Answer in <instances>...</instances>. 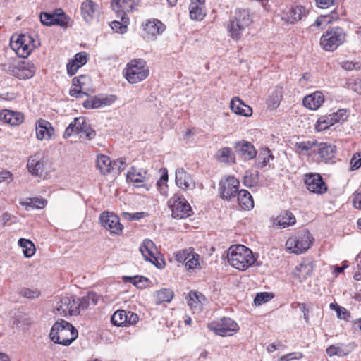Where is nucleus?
Returning <instances> with one entry per match:
<instances>
[{"mask_svg":"<svg viewBox=\"0 0 361 361\" xmlns=\"http://www.w3.org/2000/svg\"><path fill=\"white\" fill-rule=\"evenodd\" d=\"M208 327L216 335L221 336H233L239 329L238 324L231 318H223L220 321L213 322L208 325Z\"/></svg>","mask_w":361,"mask_h":361,"instance_id":"10","label":"nucleus"},{"mask_svg":"<svg viewBox=\"0 0 361 361\" xmlns=\"http://www.w3.org/2000/svg\"><path fill=\"white\" fill-rule=\"evenodd\" d=\"M332 21H331V18H330V15H324V16H320L319 17H318L315 22H314V25L317 27H319V26H322V25H326L327 24H329L331 23Z\"/></svg>","mask_w":361,"mask_h":361,"instance_id":"61","label":"nucleus"},{"mask_svg":"<svg viewBox=\"0 0 361 361\" xmlns=\"http://www.w3.org/2000/svg\"><path fill=\"white\" fill-rule=\"evenodd\" d=\"M324 101L323 94L319 91H316L314 93L304 97L302 100L303 105L310 109H318Z\"/></svg>","mask_w":361,"mask_h":361,"instance_id":"27","label":"nucleus"},{"mask_svg":"<svg viewBox=\"0 0 361 361\" xmlns=\"http://www.w3.org/2000/svg\"><path fill=\"white\" fill-rule=\"evenodd\" d=\"M99 223L112 234L120 235L122 233L123 226L118 216L112 212H103L99 216Z\"/></svg>","mask_w":361,"mask_h":361,"instance_id":"13","label":"nucleus"},{"mask_svg":"<svg viewBox=\"0 0 361 361\" xmlns=\"http://www.w3.org/2000/svg\"><path fill=\"white\" fill-rule=\"evenodd\" d=\"M87 308L86 299L74 295L61 298L56 306V311L61 316L79 315L82 310Z\"/></svg>","mask_w":361,"mask_h":361,"instance_id":"3","label":"nucleus"},{"mask_svg":"<svg viewBox=\"0 0 361 361\" xmlns=\"http://www.w3.org/2000/svg\"><path fill=\"white\" fill-rule=\"evenodd\" d=\"M312 240L313 238L310 232L303 230L290 237L286 243V247L290 252L298 255L307 251L310 247Z\"/></svg>","mask_w":361,"mask_h":361,"instance_id":"6","label":"nucleus"},{"mask_svg":"<svg viewBox=\"0 0 361 361\" xmlns=\"http://www.w3.org/2000/svg\"><path fill=\"white\" fill-rule=\"evenodd\" d=\"M341 66L346 71L360 70L361 68V65L359 63H353L350 61H343Z\"/></svg>","mask_w":361,"mask_h":361,"instance_id":"60","label":"nucleus"},{"mask_svg":"<svg viewBox=\"0 0 361 361\" xmlns=\"http://www.w3.org/2000/svg\"><path fill=\"white\" fill-rule=\"evenodd\" d=\"M235 19L245 28H247L252 22V15L249 10H238L235 13Z\"/></svg>","mask_w":361,"mask_h":361,"instance_id":"40","label":"nucleus"},{"mask_svg":"<svg viewBox=\"0 0 361 361\" xmlns=\"http://www.w3.org/2000/svg\"><path fill=\"white\" fill-rule=\"evenodd\" d=\"M282 92L281 89H276L274 90L269 95L268 100V106L271 109H276L282 99Z\"/></svg>","mask_w":361,"mask_h":361,"instance_id":"45","label":"nucleus"},{"mask_svg":"<svg viewBox=\"0 0 361 361\" xmlns=\"http://www.w3.org/2000/svg\"><path fill=\"white\" fill-rule=\"evenodd\" d=\"M83 106L86 109H98L103 106L100 98L97 97L85 101Z\"/></svg>","mask_w":361,"mask_h":361,"instance_id":"53","label":"nucleus"},{"mask_svg":"<svg viewBox=\"0 0 361 361\" xmlns=\"http://www.w3.org/2000/svg\"><path fill=\"white\" fill-rule=\"evenodd\" d=\"M200 255L194 252V250L192 248L190 250V254L188 256V258L185 262V267L188 269H193L200 266L199 262Z\"/></svg>","mask_w":361,"mask_h":361,"instance_id":"47","label":"nucleus"},{"mask_svg":"<svg viewBox=\"0 0 361 361\" xmlns=\"http://www.w3.org/2000/svg\"><path fill=\"white\" fill-rule=\"evenodd\" d=\"M97 167L104 175L114 171V166H112V161L108 156L104 154L97 157Z\"/></svg>","mask_w":361,"mask_h":361,"instance_id":"35","label":"nucleus"},{"mask_svg":"<svg viewBox=\"0 0 361 361\" xmlns=\"http://www.w3.org/2000/svg\"><path fill=\"white\" fill-rule=\"evenodd\" d=\"M128 23V21L123 22L121 20V21L114 20L111 22L110 25L112 30H114L116 32L124 33L127 30Z\"/></svg>","mask_w":361,"mask_h":361,"instance_id":"51","label":"nucleus"},{"mask_svg":"<svg viewBox=\"0 0 361 361\" xmlns=\"http://www.w3.org/2000/svg\"><path fill=\"white\" fill-rule=\"evenodd\" d=\"M140 0H112L111 6L118 18L123 22L129 20L127 13L136 8Z\"/></svg>","mask_w":361,"mask_h":361,"instance_id":"12","label":"nucleus"},{"mask_svg":"<svg viewBox=\"0 0 361 361\" xmlns=\"http://www.w3.org/2000/svg\"><path fill=\"white\" fill-rule=\"evenodd\" d=\"M307 189L313 193L322 195L327 190V186L319 173H310L305 175Z\"/></svg>","mask_w":361,"mask_h":361,"instance_id":"17","label":"nucleus"},{"mask_svg":"<svg viewBox=\"0 0 361 361\" xmlns=\"http://www.w3.org/2000/svg\"><path fill=\"white\" fill-rule=\"evenodd\" d=\"M77 329L68 322L61 319L52 326L49 337L56 343L69 345L78 337Z\"/></svg>","mask_w":361,"mask_h":361,"instance_id":"2","label":"nucleus"},{"mask_svg":"<svg viewBox=\"0 0 361 361\" xmlns=\"http://www.w3.org/2000/svg\"><path fill=\"white\" fill-rule=\"evenodd\" d=\"M87 61V54L86 52L77 53L73 59L69 61L66 65L67 73L70 76L75 75L78 70L83 66Z\"/></svg>","mask_w":361,"mask_h":361,"instance_id":"22","label":"nucleus"},{"mask_svg":"<svg viewBox=\"0 0 361 361\" xmlns=\"http://www.w3.org/2000/svg\"><path fill=\"white\" fill-rule=\"evenodd\" d=\"M36 137L38 140L50 139L54 133L51 124L44 119H39L35 126Z\"/></svg>","mask_w":361,"mask_h":361,"instance_id":"23","label":"nucleus"},{"mask_svg":"<svg viewBox=\"0 0 361 361\" xmlns=\"http://www.w3.org/2000/svg\"><path fill=\"white\" fill-rule=\"evenodd\" d=\"M147 171L143 169H136L132 167L127 173V180L133 183H141L147 177Z\"/></svg>","mask_w":361,"mask_h":361,"instance_id":"39","label":"nucleus"},{"mask_svg":"<svg viewBox=\"0 0 361 361\" xmlns=\"http://www.w3.org/2000/svg\"><path fill=\"white\" fill-rule=\"evenodd\" d=\"M353 203L355 209H361V191H356L353 194Z\"/></svg>","mask_w":361,"mask_h":361,"instance_id":"64","label":"nucleus"},{"mask_svg":"<svg viewBox=\"0 0 361 361\" xmlns=\"http://www.w3.org/2000/svg\"><path fill=\"white\" fill-rule=\"evenodd\" d=\"M39 45V42L36 43L31 36L27 35H13L10 41L11 48L22 58H27Z\"/></svg>","mask_w":361,"mask_h":361,"instance_id":"5","label":"nucleus"},{"mask_svg":"<svg viewBox=\"0 0 361 361\" xmlns=\"http://www.w3.org/2000/svg\"><path fill=\"white\" fill-rule=\"evenodd\" d=\"M84 133L85 139L91 140L96 135V132L87 123L84 117L75 118L74 120L68 126L63 133V138L66 139L73 134Z\"/></svg>","mask_w":361,"mask_h":361,"instance_id":"7","label":"nucleus"},{"mask_svg":"<svg viewBox=\"0 0 361 361\" xmlns=\"http://www.w3.org/2000/svg\"><path fill=\"white\" fill-rule=\"evenodd\" d=\"M139 250L143 258L146 261L151 262L159 269L164 267L165 264L164 261L157 256L159 253L157 247L152 240L149 239L144 240L140 245Z\"/></svg>","mask_w":361,"mask_h":361,"instance_id":"9","label":"nucleus"},{"mask_svg":"<svg viewBox=\"0 0 361 361\" xmlns=\"http://www.w3.org/2000/svg\"><path fill=\"white\" fill-rule=\"evenodd\" d=\"M326 354L330 356H343L345 355V353H344L343 350L341 348L338 346L336 345H331L326 350Z\"/></svg>","mask_w":361,"mask_h":361,"instance_id":"57","label":"nucleus"},{"mask_svg":"<svg viewBox=\"0 0 361 361\" xmlns=\"http://www.w3.org/2000/svg\"><path fill=\"white\" fill-rule=\"evenodd\" d=\"M296 219L293 214L289 211H284L274 219V224L280 228H285L294 225Z\"/></svg>","mask_w":361,"mask_h":361,"instance_id":"31","label":"nucleus"},{"mask_svg":"<svg viewBox=\"0 0 361 361\" xmlns=\"http://www.w3.org/2000/svg\"><path fill=\"white\" fill-rule=\"evenodd\" d=\"M35 64L30 61H23L9 67L10 73L20 80L32 78L36 73Z\"/></svg>","mask_w":361,"mask_h":361,"instance_id":"14","label":"nucleus"},{"mask_svg":"<svg viewBox=\"0 0 361 361\" xmlns=\"http://www.w3.org/2000/svg\"><path fill=\"white\" fill-rule=\"evenodd\" d=\"M235 150L244 159L247 160L255 158L257 154L255 147L248 142L243 141L236 143Z\"/></svg>","mask_w":361,"mask_h":361,"instance_id":"30","label":"nucleus"},{"mask_svg":"<svg viewBox=\"0 0 361 361\" xmlns=\"http://www.w3.org/2000/svg\"><path fill=\"white\" fill-rule=\"evenodd\" d=\"M173 292L171 289H161L156 293V303L169 302L173 298Z\"/></svg>","mask_w":361,"mask_h":361,"instance_id":"44","label":"nucleus"},{"mask_svg":"<svg viewBox=\"0 0 361 361\" xmlns=\"http://www.w3.org/2000/svg\"><path fill=\"white\" fill-rule=\"evenodd\" d=\"M80 13L86 23L92 22L99 13V6L92 0H85L80 5Z\"/></svg>","mask_w":361,"mask_h":361,"instance_id":"20","label":"nucleus"},{"mask_svg":"<svg viewBox=\"0 0 361 361\" xmlns=\"http://www.w3.org/2000/svg\"><path fill=\"white\" fill-rule=\"evenodd\" d=\"M22 296L27 298H36L39 297V292L37 290H31L29 288H23L20 291Z\"/></svg>","mask_w":361,"mask_h":361,"instance_id":"59","label":"nucleus"},{"mask_svg":"<svg viewBox=\"0 0 361 361\" xmlns=\"http://www.w3.org/2000/svg\"><path fill=\"white\" fill-rule=\"evenodd\" d=\"M217 157L220 161L225 163H234L235 155L229 147H223L217 152Z\"/></svg>","mask_w":361,"mask_h":361,"instance_id":"42","label":"nucleus"},{"mask_svg":"<svg viewBox=\"0 0 361 361\" xmlns=\"http://www.w3.org/2000/svg\"><path fill=\"white\" fill-rule=\"evenodd\" d=\"M23 115L18 111L4 109L0 112V119L11 126H18L23 121Z\"/></svg>","mask_w":361,"mask_h":361,"instance_id":"28","label":"nucleus"},{"mask_svg":"<svg viewBox=\"0 0 361 361\" xmlns=\"http://www.w3.org/2000/svg\"><path fill=\"white\" fill-rule=\"evenodd\" d=\"M191 249L192 248L190 247L188 249L178 251L174 255L175 259L178 262L185 263L189 255L190 254Z\"/></svg>","mask_w":361,"mask_h":361,"instance_id":"55","label":"nucleus"},{"mask_svg":"<svg viewBox=\"0 0 361 361\" xmlns=\"http://www.w3.org/2000/svg\"><path fill=\"white\" fill-rule=\"evenodd\" d=\"M239 180L234 176L222 178L219 183L221 197L224 200H230L238 192Z\"/></svg>","mask_w":361,"mask_h":361,"instance_id":"16","label":"nucleus"},{"mask_svg":"<svg viewBox=\"0 0 361 361\" xmlns=\"http://www.w3.org/2000/svg\"><path fill=\"white\" fill-rule=\"evenodd\" d=\"M230 106L233 113L240 116H250L252 114V108L238 97L232 99Z\"/></svg>","mask_w":361,"mask_h":361,"instance_id":"33","label":"nucleus"},{"mask_svg":"<svg viewBox=\"0 0 361 361\" xmlns=\"http://www.w3.org/2000/svg\"><path fill=\"white\" fill-rule=\"evenodd\" d=\"M205 297L196 290L190 291L188 295V304L194 313L202 310Z\"/></svg>","mask_w":361,"mask_h":361,"instance_id":"29","label":"nucleus"},{"mask_svg":"<svg viewBox=\"0 0 361 361\" xmlns=\"http://www.w3.org/2000/svg\"><path fill=\"white\" fill-rule=\"evenodd\" d=\"M239 205L244 209H250L254 207V201L250 193L246 190H240L238 192Z\"/></svg>","mask_w":361,"mask_h":361,"instance_id":"36","label":"nucleus"},{"mask_svg":"<svg viewBox=\"0 0 361 361\" xmlns=\"http://www.w3.org/2000/svg\"><path fill=\"white\" fill-rule=\"evenodd\" d=\"M169 207L173 218L184 219L192 214L190 205L185 198L175 196L169 201Z\"/></svg>","mask_w":361,"mask_h":361,"instance_id":"11","label":"nucleus"},{"mask_svg":"<svg viewBox=\"0 0 361 361\" xmlns=\"http://www.w3.org/2000/svg\"><path fill=\"white\" fill-rule=\"evenodd\" d=\"M228 32L232 39L238 40L241 38L243 32L246 29L234 18L228 25Z\"/></svg>","mask_w":361,"mask_h":361,"instance_id":"37","label":"nucleus"},{"mask_svg":"<svg viewBox=\"0 0 361 361\" xmlns=\"http://www.w3.org/2000/svg\"><path fill=\"white\" fill-rule=\"evenodd\" d=\"M330 307L331 309H334L336 310L337 317L339 319L347 320L348 319V317H350L349 312L345 308H344L343 307H341L338 305H334L333 303H331L330 305Z\"/></svg>","mask_w":361,"mask_h":361,"instance_id":"52","label":"nucleus"},{"mask_svg":"<svg viewBox=\"0 0 361 361\" xmlns=\"http://www.w3.org/2000/svg\"><path fill=\"white\" fill-rule=\"evenodd\" d=\"M317 152L320 160L324 162L331 161L336 154V146L326 142L317 143L316 145Z\"/></svg>","mask_w":361,"mask_h":361,"instance_id":"26","label":"nucleus"},{"mask_svg":"<svg viewBox=\"0 0 361 361\" xmlns=\"http://www.w3.org/2000/svg\"><path fill=\"white\" fill-rule=\"evenodd\" d=\"M337 0H314L315 5L321 9H326L334 5Z\"/></svg>","mask_w":361,"mask_h":361,"instance_id":"58","label":"nucleus"},{"mask_svg":"<svg viewBox=\"0 0 361 361\" xmlns=\"http://www.w3.org/2000/svg\"><path fill=\"white\" fill-rule=\"evenodd\" d=\"M317 145V141H302L296 142L295 144V148L297 152L302 153L308 152L309 150L312 149L314 147H316Z\"/></svg>","mask_w":361,"mask_h":361,"instance_id":"46","label":"nucleus"},{"mask_svg":"<svg viewBox=\"0 0 361 361\" xmlns=\"http://www.w3.org/2000/svg\"><path fill=\"white\" fill-rule=\"evenodd\" d=\"M39 18L41 23L47 26L56 25L66 27L69 22V18L61 9H56L54 13H42Z\"/></svg>","mask_w":361,"mask_h":361,"instance_id":"15","label":"nucleus"},{"mask_svg":"<svg viewBox=\"0 0 361 361\" xmlns=\"http://www.w3.org/2000/svg\"><path fill=\"white\" fill-rule=\"evenodd\" d=\"M302 357L301 353H291L281 357L277 361H290L293 360H298Z\"/></svg>","mask_w":361,"mask_h":361,"instance_id":"62","label":"nucleus"},{"mask_svg":"<svg viewBox=\"0 0 361 361\" xmlns=\"http://www.w3.org/2000/svg\"><path fill=\"white\" fill-rule=\"evenodd\" d=\"M345 40V33L339 27L327 30L321 37L320 44L327 51L336 49Z\"/></svg>","mask_w":361,"mask_h":361,"instance_id":"8","label":"nucleus"},{"mask_svg":"<svg viewBox=\"0 0 361 361\" xmlns=\"http://www.w3.org/2000/svg\"><path fill=\"white\" fill-rule=\"evenodd\" d=\"M149 74L147 63L142 59L130 61L124 71V75L128 82L135 84L146 79Z\"/></svg>","mask_w":361,"mask_h":361,"instance_id":"4","label":"nucleus"},{"mask_svg":"<svg viewBox=\"0 0 361 361\" xmlns=\"http://www.w3.org/2000/svg\"><path fill=\"white\" fill-rule=\"evenodd\" d=\"M227 258L229 264L239 271H245L253 266L256 262L252 251L243 245H233L228 251Z\"/></svg>","mask_w":361,"mask_h":361,"instance_id":"1","label":"nucleus"},{"mask_svg":"<svg viewBox=\"0 0 361 361\" xmlns=\"http://www.w3.org/2000/svg\"><path fill=\"white\" fill-rule=\"evenodd\" d=\"M272 298L273 295L271 293L267 292L259 293L254 299V304L257 306L261 305L269 301Z\"/></svg>","mask_w":361,"mask_h":361,"instance_id":"50","label":"nucleus"},{"mask_svg":"<svg viewBox=\"0 0 361 361\" xmlns=\"http://www.w3.org/2000/svg\"><path fill=\"white\" fill-rule=\"evenodd\" d=\"M18 245L23 248V252L25 257L30 258L35 253V245L30 240L20 238Z\"/></svg>","mask_w":361,"mask_h":361,"instance_id":"41","label":"nucleus"},{"mask_svg":"<svg viewBox=\"0 0 361 361\" xmlns=\"http://www.w3.org/2000/svg\"><path fill=\"white\" fill-rule=\"evenodd\" d=\"M313 269L314 264L312 261L304 260L296 267L294 275L300 281H302L312 275Z\"/></svg>","mask_w":361,"mask_h":361,"instance_id":"32","label":"nucleus"},{"mask_svg":"<svg viewBox=\"0 0 361 361\" xmlns=\"http://www.w3.org/2000/svg\"><path fill=\"white\" fill-rule=\"evenodd\" d=\"M139 320L137 314L132 312H126L123 310H118L111 316V321L112 324L117 326L123 325H133Z\"/></svg>","mask_w":361,"mask_h":361,"instance_id":"19","label":"nucleus"},{"mask_svg":"<svg viewBox=\"0 0 361 361\" xmlns=\"http://www.w3.org/2000/svg\"><path fill=\"white\" fill-rule=\"evenodd\" d=\"M47 203V200L38 197L27 198L26 200H21L20 202V204L22 206L25 207L27 210H29L30 208L42 209L46 206Z\"/></svg>","mask_w":361,"mask_h":361,"instance_id":"38","label":"nucleus"},{"mask_svg":"<svg viewBox=\"0 0 361 361\" xmlns=\"http://www.w3.org/2000/svg\"><path fill=\"white\" fill-rule=\"evenodd\" d=\"M112 166H114V170L117 171L118 173L121 172L126 166V159H118L112 161Z\"/></svg>","mask_w":361,"mask_h":361,"instance_id":"63","label":"nucleus"},{"mask_svg":"<svg viewBox=\"0 0 361 361\" xmlns=\"http://www.w3.org/2000/svg\"><path fill=\"white\" fill-rule=\"evenodd\" d=\"M258 181L257 174H252L247 173L243 178V184L246 187H252L257 184Z\"/></svg>","mask_w":361,"mask_h":361,"instance_id":"54","label":"nucleus"},{"mask_svg":"<svg viewBox=\"0 0 361 361\" xmlns=\"http://www.w3.org/2000/svg\"><path fill=\"white\" fill-rule=\"evenodd\" d=\"M307 11L303 6L298 5L292 6L288 11H287L283 18L289 23H295V22L302 20L306 17Z\"/></svg>","mask_w":361,"mask_h":361,"instance_id":"24","label":"nucleus"},{"mask_svg":"<svg viewBox=\"0 0 361 361\" xmlns=\"http://www.w3.org/2000/svg\"><path fill=\"white\" fill-rule=\"evenodd\" d=\"M166 30V25L157 18L147 20L144 25V35L147 40H156Z\"/></svg>","mask_w":361,"mask_h":361,"instance_id":"18","label":"nucleus"},{"mask_svg":"<svg viewBox=\"0 0 361 361\" xmlns=\"http://www.w3.org/2000/svg\"><path fill=\"white\" fill-rule=\"evenodd\" d=\"M27 168L35 176H41L44 171V161L37 155L30 157L27 161Z\"/></svg>","mask_w":361,"mask_h":361,"instance_id":"34","label":"nucleus"},{"mask_svg":"<svg viewBox=\"0 0 361 361\" xmlns=\"http://www.w3.org/2000/svg\"><path fill=\"white\" fill-rule=\"evenodd\" d=\"M273 156L271 154V152L269 149H262L259 155V163L258 166L260 168H263L267 166V164L269 162L270 159H273Z\"/></svg>","mask_w":361,"mask_h":361,"instance_id":"48","label":"nucleus"},{"mask_svg":"<svg viewBox=\"0 0 361 361\" xmlns=\"http://www.w3.org/2000/svg\"><path fill=\"white\" fill-rule=\"evenodd\" d=\"M332 117L334 124L343 123L346 121L348 117V114L346 109H339L336 112L330 114Z\"/></svg>","mask_w":361,"mask_h":361,"instance_id":"49","label":"nucleus"},{"mask_svg":"<svg viewBox=\"0 0 361 361\" xmlns=\"http://www.w3.org/2000/svg\"><path fill=\"white\" fill-rule=\"evenodd\" d=\"M176 184L183 190H193L196 187V183L192 176L183 168H179L176 171Z\"/></svg>","mask_w":361,"mask_h":361,"instance_id":"21","label":"nucleus"},{"mask_svg":"<svg viewBox=\"0 0 361 361\" xmlns=\"http://www.w3.org/2000/svg\"><path fill=\"white\" fill-rule=\"evenodd\" d=\"M189 11L191 19L202 20L206 15L205 0H191Z\"/></svg>","mask_w":361,"mask_h":361,"instance_id":"25","label":"nucleus"},{"mask_svg":"<svg viewBox=\"0 0 361 361\" xmlns=\"http://www.w3.org/2000/svg\"><path fill=\"white\" fill-rule=\"evenodd\" d=\"M334 125L332 117L329 114L320 116L315 124L314 128L317 131L320 132L328 129Z\"/></svg>","mask_w":361,"mask_h":361,"instance_id":"43","label":"nucleus"},{"mask_svg":"<svg viewBox=\"0 0 361 361\" xmlns=\"http://www.w3.org/2000/svg\"><path fill=\"white\" fill-rule=\"evenodd\" d=\"M350 169L355 171L361 166V152L355 153L350 161Z\"/></svg>","mask_w":361,"mask_h":361,"instance_id":"56","label":"nucleus"}]
</instances>
